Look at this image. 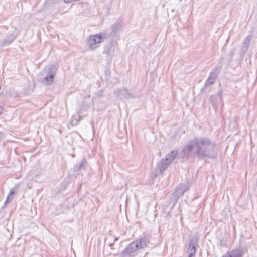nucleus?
<instances>
[{
	"label": "nucleus",
	"mask_w": 257,
	"mask_h": 257,
	"mask_svg": "<svg viewBox=\"0 0 257 257\" xmlns=\"http://www.w3.org/2000/svg\"><path fill=\"white\" fill-rule=\"evenodd\" d=\"M102 36L100 34L91 35L88 40V45L90 48H93V46L102 41Z\"/></svg>",
	"instance_id": "f257e3e1"
},
{
	"label": "nucleus",
	"mask_w": 257,
	"mask_h": 257,
	"mask_svg": "<svg viewBox=\"0 0 257 257\" xmlns=\"http://www.w3.org/2000/svg\"><path fill=\"white\" fill-rule=\"evenodd\" d=\"M192 249L193 250V253H191L189 255V256H188V257H192V256H193V255H194V254H195V248L194 246H192Z\"/></svg>",
	"instance_id": "7ed1b4c3"
},
{
	"label": "nucleus",
	"mask_w": 257,
	"mask_h": 257,
	"mask_svg": "<svg viewBox=\"0 0 257 257\" xmlns=\"http://www.w3.org/2000/svg\"><path fill=\"white\" fill-rule=\"evenodd\" d=\"M50 78H52V79H53V75H51V76H50Z\"/></svg>",
	"instance_id": "39448f33"
},
{
	"label": "nucleus",
	"mask_w": 257,
	"mask_h": 257,
	"mask_svg": "<svg viewBox=\"0 0 257 257\" xmlns=\"http://www.w3.org/2000/svg\"><path fill=\"white\" fill-rule=\"evenodd\" d=\"M133 243L135 244V246L137 248H143L146 245L145 242L143 240L136 241Z\"/></svg>",
	"instance_id": "f03ea898"
},
{
	"label": "nucleus",
	"mask_w": 257,
	"mask_h": 257,
	"mask_svg": "<svg viewBox=\"0 0 257 257\" xmlns=\"http://www.w3.org/2000/svg\"><path fill=\"white\" fill-rule=\"evenodd\" d=\"M238 253H236V257H240L241 256V254H240V252H238Z\"/></svg>",
	"instance_id": "20e7f679"
}]
</instances>
